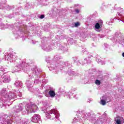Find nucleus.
I'll list each match as a JSON object with an SVG mask.
<instances>
[{
    "instance_id": "f257e3e1",
    "label": "nucleus",
    "mask_w": 124,
    "mask_h": 124,
    "mask_svg": "<svg viewBox=\"0 0 124 124\" xmlns=\"http://www.w3.org/2000/svg\"><path fill=\"white\" fill-rule=\"evenodd\" d=\"M117 120H115L116 124H124V119L123 117L117 116Z\"/></svg>"
},
{
    "instance_id": "f03ea898",
    "label": "nucleus",
    "mask_w": 124,
    "mask_h": 124,
    "mask_svg": "<svg viewBox=\"0 0 124 124\" xmlns=\"http://www.w3.org/2000/svg\"><path fill=\"white\" fill-rule=\"evenodd\" d=\"M38 115L37 114L34 115L32 117V122H33V123H37L38 122Z\"/></svg>"
},
{
    "instance_id": "7ed1b4c3",
    "label": "nucleus",
    "mask_w": 124,
    "mask_h": 124,
    "mask_svg": "<svg viewBox=\"0 0 124 124\" xmlns=\"http://www.w3.org/2000/svg\"><path fill=\"white\" fill-rule=\"evenodd\" d=\"M48 93L51 97H55V96L56 95V93H55V91L52 90L49 91Z\"/></svg>"
},
{
    "instance_id": "20e7f679",
    "label": "nucleus",
    "mask_w": 124,
    "mask_h": 124,
    "mask_svg": "<svg viewBox=\"0 0 124 124\" xmlns=\"http://www.w3.org/2000/svg\"><path fill=\"white\" fill-rule=\"evenodd\" d=\"M3 82L4 83H9L10 82V79H8V78H6V77H4L3 78Z\"/></svg>"
},
{
    "instance_id": "39448f33",
    "label": "nucleus",
    "mask_w": 124,
    "mask_h": 124,
    "mask_svg": "<svg viewBox=\"0 0 124 124\" xmlns=\"http://www.w3.org/2000/svg\"><path fill=\"white\" fill-rule=\"evenodd\" d=\"M31 108L32 109H33V108H34V109L32 110V112L33 113H34L35 112L36 109H37V107L36 106V105H33L32 106Z\"/></svg>"
},
{
    "instance_id": "423d86ee",
    "label": "nucleus",
    "mask_w": 124,
    "mask_h": 124,
    "mask_svg": "<svg viewBox=\"0 0 124 124\" xmlns=\"http://www.w3.org/2000/svg\"><path fill=\"white\" fill-rule=\"evenodd\" d=\"M95 28L97 30H99V29H100V25H99V23H96L95 25Z\"/></svg>"
},
{
    "instance_id": "0eeeda50",
    "label": "nucleus",
    "mask_w": 124,
    "mask_h": 124,
    "mask_svg": "<svg viewBox=\"0 0 124 124\" xmlns=\"http://www.w3.org/2000/svg\"><path fill=\"white\" fill-rule=\"evenodd\" d=\"M101 104L102 105H105L106 104V101L103 99L101 100Z\"/></svg>"
},
{
    "instance_id": "6e6552de",
    "label": "nucleus",
    "mask_w": 124,
    "mask_h": 124,
    "mask_svg": "<svg viewBox=\"0 0 124 124\" xmlns=\"http://www.w3.org/2000/svg\"><path fill=\"white\" fill-rule=\"evenodd\" d=\"M95 84H96V85H98V86H99V85H100L101 83L100 82V81H99V80L96 79L95 80Z\"/></svg>"
},
{
    "instance_id": "1a4fd4ad",
    "label": "nucleus",
    "mask_w": 124,
    "mask_h": 124,
    "mask_svg": "<svg viewBox=\"0 0 124 124\" xmlns=\"http://www.w3.org/2000/svg\"><path fill=\"white\" fill-rule=\"evenodd\" d=\"M51 114H56L57 113V110L56 109H51L50 110Z\"/></svg>"
},
{
    "instance_id": "9d476101",
    "label": "nucleus",
    "mask_w": 124,
    "mask_h": 124,
    "mask_svg": "<svg viewBox=\"0 0 124 124\" xmlns=\"http://www.w3.org/2000/svg\"><path fill=\"white\" fill-rule=\"evenodd\" d=\"M98 24L100 25V26H102V24H103V21L101 20H100L98 21Z\"/></svg>"
},
{
    "instance_id": "9b49d317",
    "label": "nucleus",
    "mask_w": 124,
    "mask_h": 124,
    "mask_svg": "<svg viewBox=\"0 0 124 124\" xmlns=\"http://www.w3.org/2000/svg\"><path fill=\"white\" fill-rule=\"evenodd\" d=\"M8 57L10 58L9 59L10 60V59H12V58H13V55L10 53H9L8 54Z\"/></svg>"
},
{
    "instance_id": "f8f14e48",
    "label": "nucleus",
    "mask_w": 124,
    "mask_h": 124,
    "mask_svg": "<svg viewBox=\"0 0 124 124\" xmlns=\"http://www.w3.org/2000/svg\"><path fill=\"white\" fill-rule=\"evenodd\" d=\"M78 26H80V23H79V22H76L75 23V27H78Z\"/></svg>"
},
{
    "instance_id": "ddd939ff",
    "label": "nucleus",
    "mask_w": 124,
    "mask_h": 124,
    "mask_svg": "<svg viewBox=\"0 0 124 124\" xmlns=\"http://www.w3.org/2000/svg\"><path fill=\"white\" fill-rule=\"evenodd\" d=\"M45 16H44V15H42L40 16V19H43V18H44Z\"/></svg>"
},
{
    "instance_id": "4468645a",
    "label": "nucleus",
    "mask_w": 124,
    "mask_h": 124,
    "mask_svg": "<svg viewBox=\"0 0 124 124\" xmlns=\"http://www.w3.org/2000/svg\"><path fill=\"white\" fill-rule=\"evenodd\" d=\"M76 13H79V10L78 9H76L75 10Z\"/></svg>"
},
{
    "instance_id": "2eb2a0df",
    "label": "nucleus",
    "mask_w": 124,
    "mask_h": 124,
    "mask_svg": "<svg viewBox=\"0 0 124 124\" xmlns=\"http://www.w3.org/2000/svg\"><path fill=\"white\" fill-rule=\"evenodd\" d=\"M122 56L124 57V52L122 54Z\"/></svg>"
}]
</instances>
